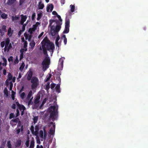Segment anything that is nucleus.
I'll return each instance as SVG.
<instances>
[{
    "label": "nucleus",
    "instance_id": "1",
    "mask_svg": "<svg viewBox=\"0 0 148 148\" xmlns=\"http://www.w3.org/2000/svg\"><path fill=\"white\" fill-rule=\"evenodd\" d=\"M41 44L42 45V47H40V50H42L43 54L47 56L42 63L43 69L44 66L46 67H48V66L49 65L50 62V59L48 57L47 50L50 52L51 54H52L55 47L54 44L53 43L51 42L47 36H46L43 39L41 42Z\"/></svg>",
    "mask_w": 148,
    "mask_h": 148
},
{
    "label": "nucleus",
    "instance_id": "2",
    "mask_svg": "<svg viewBox=\"0 0 148 148\" xmlns=\"http://www.w3.org/2000/svg\"><path fill=\"white\" fill-rule=\"evenodd\" d=\"M55 21L54 20H50L49 21V27H50V33L51 36H55L56 33H58L59 30H60L61 26L62 24V23L59 22V21H56V23L57 25L55 27L54 25H52L53 22H54Z\"/></svg>",
    "mask_w": 148,
    "mask_h": 148
},
{
    "label": "nucleus",
    "instance_id": "3",
    "mask_svg": "<svg viewBox=\"0 0 148 148\" xmlns=\"http://www.w3.org/2000/svg\"><path fill=\"white\" fill-rule=\"evenodd\" d=\"M56 106L55 105H53L50 107V109L53 110L52 111L50 110V116H49V119L52 118V121H54V120L57 119V117L56 115Z\"/></svg>",
    "mask_w": 148,
    "mask_h": 148
},
{
    "label": "nucleus",
    "instance_id": "4",
    "mask_svg": "<svg viewBox=\"0 0 148 148\" xmlns=\"http://www.w3.org/2000/svg\"><path fill=\"white\" fill-rule=\"evenodd\" d=\"M31 82L32 83L31 85V89L34 90V89L37 88V86L39 84L38 79L36 77H32Z\"/></svg>",
    "mask_w": 148,
    "mask_h": 148
},
{
    "label": "nucleus",
    "instance_id": "5",
    "mask_svg": "<svg viewBox=\"0 0 148 148\" xmlns=\"http://www.w3.org/2000/svg\"><path fill=\"white\" fill-rule=\"evenodd\" d=\"M40 98V96H38V95H37L35 98L34 103L32 106V108L33 109H37L39 107Z\"/></svg>",
    "mask_w": 148,
    "mask_h": 148
},
{
    "label": "nucleus",
    "instance_id": "6",
    "mask_svg": "<svg viewBox=\"0 0 148 148\" xmlns=\"http://www.w3.org/2000/svg\"><path fill=\"white\" fill-rule=\"evenodd\" d=\"M70 20L66 19L65 22V29L63 32L64 33H68L69 31Z\"/></svg>",
    "mask_w": 148,
    "mask_h": 148
},
{
    "label": "nucleus",
    "instance_id": "7",
    "mask_svg": "<svg viewBox=\"0 0 148 148\" xmlns=\"http://www.w3.org/2000/svg\"><path fill=\"white\" fill-rule=\"evenodd\" d=\"M7 32L6 26L3 25L1 26V28L0 29V35L1 36H3L4 35L5 33Z\"/></svg>",
    "mask_w": 148,
    "mask_h": 148
},
{
    "label": "nucleus",
    "instance_id": "8",
    "mask_svg": "<svg viewBox=\"0 0 148 148\" xmlns=\"http://www.w3.org/2000/svg\"><path fill=\"white\" fill-rule=\"evenodd\" d=\"M10 42V40L9 38H6L5 42V46L4 49V50L5 51H7L8 49V47L9 46Z\"/></svg>",
    "mask_w": 148,
    "mask_h": 148
},
{
    "label": "nucleus",
    "instance_id": "9",
    "mask_svg": "<svg viewBox=\"0 0 148 148\" xmlns=\"http://www.w3.org/2000/svg\"><path fill=\"white\" fill-rule=\"evenodd\" d=\"M21 21L20 22V24L21 25L23 24L24 23L26 20L27 18V16L26 15L24 16L23 14L21 15Z\"/></svg>",
    "mask_w": 148,
    "mask_h": 148
},
{
    "label": "nucleus",
    "instance_id": "10",
    "mask_svg": "<svg viewBox=\"0 0 148 148\" xmlns=\"http://www.w3.org/2000/svg\"><path fill=\"white\" fill-rule=\"evenodd\" d=\"M33 76V72L31 71L30 70L28 71V75L27 77V79L28 81H30V80L32 79Z\"/></svg>",
    "mask_w": 148,
    "mask_h": 148
},
{
    "label": "nucleus",
    "instance_id": "11",
    "mask_svg": "<svg viewBox=\"0 0 148 148\" xmlns=\"http://www.w3.org/2000/svg\"><path fill=\"white\" fill-rule=\"evenodd\" d=\"M23 125H22L21 126V128L16 129V132L17 134H19L20 132H23Z\"/></svg>",
    "mask_w": 148,
    "mask_h": 148
},
{
    "label": "nucleus",
    "instance_id": "12",
    "mask_svg": "<svg viewBox=\"0 0 148 148\" xmlns=\"http://www.w3.org/2000/svg\"><path fill=\"white\" fill-rule=\"evenodd\" d=\"M43 15V12L42 11H39L38 13L37 14V20L39 21L40 20Z\"/></svg>",
    "mask_w": 148,
    "mask_h": 148
},
{
    "label": "nucleus",
    "instance_id": "13",
    "mask_svg": "<svg viewBox=\"0 0 148 148\" xmlns=\"http://www.w3.org/2000/svg\"><path fill=\"white\" fill-rule=\"evenodd\" d=\"M54 8V6L52 4H51L49 6L47 7V12H49V10L50 9V12H51Z\"/></svg>",
    "mask_w": 148,
    "mask_h": 148
},
{
    "label": "nucleus",
    "instance_id": "14",
    "mask_svg": "<svg viewBox=\"0 0 148 148\" xmlns=\"http://www.w3.org/2000/svg\"><path fill=\"white\" fill-rule=\"evenodd\" d=\"M35 146V143L34 140V139L32 138V139L31 140V141L30 142V145L29 147V148H34Z\"/></svg>",
    "mask_w": 148,
    "mask_h": 148
},
{
    "label": "nucleus",
    "instance_id": "15",
    "mask_svg": "<svg viewBox=\"0 0 148 148\" xmlns=\"http://www.w3.org/2000/svg\"><path fill=\"white\" fill-rule=\"evenodd\" d=\"M33 95V92L32 90H30L28 93L27 96V100H29L31 98Z\"/></svg>",
    "mask_w": 148,
    "mask_h": 148
},
{
    "label": "nucleus",
    "instance_id": "16",
    "mask_svg": "<svg viewBox=\"0 0 148 148\" xmlns=\"http://www.w3.org/2000/svg\"><path fill=\"white\" fill-rule=\"evenodd\" d=\"M39 135L41 138V140H43L44 139V132L42 130H40L39 132Z\"/></svg>",
    "mask_w": 148,
    "mask_h": 148
},
{
    "label": "nucleus",
    "instance_id": "17",
    "mask_svg": "<svg viewBox=\"0 0 148 148\" xmlns=\"http://www.w3.org/2000/svg\"><path fill=\"white\" fill-rule=\"evenodd\" d=\"M44 7V4L42 3V2H39L38 8L39 9H42Z\"/></svg>",
    "mask_w": 148,
    "mask_h": 148
},
{
    "label": "nucleus",
    "instance_id": "18",
    "mask_svg": "<svg viewBox=\"0 0 148 148\" xmlns=\"http://www.w3.org/2000/svg\"><path fill=\"white\" fill-rule=\"evenodd\" d=\"M64 62V60L63 58H60L59 59V64L60 65L61 68H62L63 66V64Z\"/></svg>",
    "mask_w": 148,
    "mask_h": 148
},
{
    "label": "nucleus",
    "instance_id": "19",
    "mask_svg": "<svg viewBox=\"0 0 148 148\" xmlns=\"http://www.w3.org/2000/svg\"><path fill=\"white\" fill-rule=\"evenodd\" d=\"M13 31L11 30V28L9 27L8 30L7 35L9 36H11L12 34Z\"/></svg>",
    "mask_w": 148,
    "mask_h": 148
},
{
    "label": "nucleus",
    "instance_id": "20",
    "mask_svg": "<svg viewBox=\"0 0 148 148\" xmlns=\"http://www.w3.org/2000/svg\"><path fill=\"white\" fill-rule=\"evenodd\" d=\"M60 84H58L55 88V89H56V92H58V93L60 92Z\"/></svg>",
    "mask_w": 148,
    "mask_h": 148
},
{
    "label": "nucleus",
    "instance_id": "21",
    "mask_svg": "<svg viewBox=\"0 0 148 148\" xmlns=\"http://www.w3.org/2000/svg\"><path fill=\"white\" fill-rule=\"evenodd\" d=\"M16 0H8L7 3L8 5H11L14 4Z\"/></svg>",
    "mask_w": 148,
    "mask_h": 148
},
{
    "label": "nucleus",
    "instance_id": "22",
    "mask_svg": "<svg viewBox=\"0 0 148 148\" xmlns=\"http://www.w3.org/2000/svg\"><path fill=\"white\" fill-rule=\"evenodd\" d=\"M21 140H18V141H17L16 143H15V146L16 147H19L20 146L21 143Z\"/></svg>",
    "mask_w": 148,
    "mask_h": 148
},
{
    "label": "nucleus",
    "instance_id": "23",
    "mask_svg": "<svg viewBox=\"0 0 148 148\" xmlns=\"http://www.w3.org/2000/svg\"><path fill=\"white\" fill-rule=\"evenodd\" d=\"M19 16H12V21H16L18 20L19 19Z\"/></svg>",
    "mask_w": 148,
    "mask_h": 148
},
{
    "label": "nucleus",
    "instance_id": "24",
    "mask_svg": "<svg viewBox=\"0 0 148 148\" xmlns=\"http://www.w3.org/2000/svg\"><path fill=\"white\" fill-rule=\"evenodd\" d=\"M60 37L58 35L56 38L55 41L56 45V46H57L58 47H59L58 40L60 39Z\"/></svg>",
    "mask_w": 148,
    "mask_h": 148
},
{
    "label": "nucleus",
    "instance_id": "25",
    "mask_svg": "<svg viewBox=\"0 0 148 148\" xmlns=\"http://www.w3.org/2000/svg\"><path fill=\"white\" fill-rule=\"evenodd\" d=\"M18 108L20 110H25L26 109L25 107L23 105L20 104Z\"/></svg>",
    "mask_w": 148,
    "mask_h": 148
},
{
    "label": "nucleus",
    "instance_id": "26",
    "mask_svg": "<svg viewBox=\"0 0 148 148\" xmlns=\"http://www.w3.org/2000/svg\"><path fill=\"white\" fill-rule=\"evenodd\" d=\"M52 75L51 74H49L48 75H47L46 78L45 79V80L46 82H47L50 79Z\"/></svg>",
    "mask_w": 148,
    "mask_h": 148
},
{
    "label": "nucleus",
    "instance_id": "27",
    "mask_svg": "<svg viewBox=\"0 0 148 148\" xmlns=\"http://www.w3.org/2000/svg\"><path fill=\"white\" fill-rule=\"evenodd\" d=\"M7 146L8 148H12V145L10 140H8L7 143Z\"/></svg>",
    "mask_w": 148,
    "mask_h": 148
},
{
    "label": "nucleus",
    "instance_id": "28",
    "mask_svg": "<svg viewBox=\"0 0 148 148\" xmlns=\"http://www.w3.org/2000/svg\"><path fill=\"white\" fill-rule=\"evenodd\" d=\"M36 45V43L34 40H33L30 43L29 45L31 47V49H33L34 47Z\"/></svg>",
    "mask_w": 148,
    "mask_h": 148
},
{
    "label": "nucleus",
    "instance_id": "29",
    "mask_svg": "<svg viewBox=\"0 0 148 148\" xmlns=\"http://www.w3.org/2000/svg\"><path fill=\"white\" fill-rule=\"evenodd\" d=\"M2 59L3 61V62L2 63V65L3 66H6V65H7V60L6 58H4V57H3L2 58Z\"/></svg>",
    "mask_w": 148,
    "mask_h": 148
},
{
    "label": "nucleus",
    "instance_id": "30",
    "mask_svg": "<svg viewBox=\"0 0 148 148\" xmlns=\"http://www.w3.org/2000/svg\"><path fill=\"white\" fill-rule=\"evenodd\" d=\"M25 66V63L24 62H23L19 68V70L20 71H23L24 69Z\"/></svg>",
    "mask_w": 148,
    "mask_h": 148
},
{
    "label": "nucleus",
    "instance_id": "31",
    "mask_svg": "<svg viewBox=\"0 0 148 148\" xmlns=\"http://www.w3.org/2000/svg\"><path fill=\"white\" fill-rule=\"evenodd\" d=\"M33 98V97H32L30 99H29V101L28 102V105H33V102L32 101Z\"/></svg>",
    "mask_w": 148,
    "mask_h": 148
},
{
    "label": "nucleus",
    "instance_id": "32",
    "mask_svg": "<svg viewBox=\"0 0 148 148\" xmlns=\"http://www.w3.org/2000/svg\"><path fill=\"white\" fill-rule=\"evenodd\" d=\"M19 120V118L18 117H16V118L14 119H12L10 123L11 122H16V123H17V122H18Z\"/></svg>",
    "mask_w": 148,
    "mask_h": 148
},
{
    "label": "nucleus",
    "instance_id": "33",
    "mask_svg": "<svg viewBox=\"0 0 148 148\" xmlns=\"http://www.w3.org/2000/svg\"><path fill=\"white\" fill-rule=\"evenodd\" d=\"M1 17L3 19H6L7 17V15L5 13H2L1 15Z\"/></svg>",
    "mask_w": 148,
    "mask_h": 148
},
{
    "label": "nucleus",
    "instance_id": "34",
    "mask_svg": "<svg viewBox=\"0 0 148 148\" xmlns=\"http://www.w3.org/2000/svg\"><path fill=\"white\" fill-rule=\"evenodd\" d=\"M12 76L10 73H9L8 74V79H7L6 82L8 80V81H10L12 79Z\"/></svg>",
    "mask_w": 148,
    "mask_h": 148
},
{
    "label": "nucleus",
    "instance_id": "35",
    "mask_svg": "<svg viewBox=\"0 0 148 148\" xmlns=\"http://www.w3.org/2000/svg\"><path fill=\"white\" fill-rule=\"evenodd\" d=\"M46 100H47L46 99H43V101H42L41 105H40V106L39 107L40 109H41V108H42L43 106L44 105V104L45 103Z\"/></svg>",
    "mask_w": 148,
    "mask_h": 148
},
{
    "label": "nucleus",
    "instance_id": "36",
    "mask_svg": "<svg viewBox=\"0 0 148 148\" xmlns=\"http://www.w3.org/2000/svg\"><path fill=\"white\" fill-rule=\"evenodd\" d=\"M50 88V83L48 82L47 83V85L45 86V89H46L47 91Z\"/></svg>",
    "mask_w": 148,
    "mask_h": 148
},
{
    "label": "nucleus",
    "instance_id": "37",
    "mask_svg": "<svg viewBox=\"0 0 148 148\" xmlns=\"http://www.w3.org/2000/svg\"><path fill=\"white\" fill-rule=\"evenodd\" d=\"M71 11L72 12H74L75 9V6L74 5H70Z\"/></svg>",
    "mask_w": 148,
    "mask_h": 148
},
{
    "label": "nucleus",
    "instance_id": "38",
    "mask_svg": "<svg viewBox=\"0 0 148 148\" xmlns=\"http://www.w3.org/2000/svg\"><path fill=\"white\" fill-rule=\"evenodd\" d=\"M43 132H44V137H45V139L46 137H47V132L46 131L45 127H44L43 128Z\"/></svg>",
    "mask_w": 148,
    "mask_h": 148
},
{
    "label": "nucleus",
    "instance_id": "39",
    "mask_svg": "<svg viewBox=\"0 0 148 148\" xmlns=\"http://www.w3.org/2000/svg\"><path fill=\"white\" fill-rule=\"evenodd\" d=\"M26 146L27 147H28L29 146V138L27 137L26 141L25 143Z\"/></svg>",
    "mask_w": 148,
    "mask_h": 148
},
{
    "label": "nucleus",
    "instance_id": "40",
    "mask_svg": "<svg viewBox=\"0 0 148 148\" xmlns=\"http://www.w3.org/2000/svg\"><path fill=\"white\" fill-rule=\"evenodd\" d=\"M30 130L31 131L32 134H34V127L33 125L31 126L30 128Z\"/></svg>",
    "mask_w": 148,
    "mask_h": 148
},
{
    "label": "nucleus",
    "instance_id": "41",
    "mask_svg": "<svg viewBox=\"0 0 148 148\" xmlns=\"http://www.w3.org/2000/svg\"><path fill=\"white\" fill-rule=\"evenodd\" d=\"M4 93L5 94V95L6 97L8 96V91L7 89V88H5L4 89Z\"/></svg>",
    "mask_w": 148,
    "mask_h": 148
},
{
    "label": "nucleus",
    "instance_id": "42",
    "mask_svg": "<svg viewBox=\"0 0 148 148\" xmlns=\"http://www.w3.org/2000/svg\"><path fill=\"white\" fill-rule=\"evenodd\" d=\"M28 20L26 22V23H25V24H24L23 23V24L22 25H23V26H22V28L23 29V30H24L25 31V26H26L27 25L28 23Z\"/></svg>",
    "mask_w": 148,
    "mask_h": 148
},
{
    "label": "nucleus",
    "instance_id": "43",
    "mask_svg": "<svg viewBox=\"0 0 148 148\" xmlns=\"http://www.w3.org/2000/svg\"><path fill=\"white\" fill-rule=\"evenodd\" d=\"M28 32H29L30 34H32L33 32H34V30L33 28V27L30 28H29Z\"/></svg>",
    "mask_w": 148,
    "mask_h": 148
},
{
    "label": "nucleus",
    "instance_id": "44",
    "mask_svg": "<svg viewBox=\"0 0 148 148\" xmlns=\"http://www.w3.org/2000/svg\"><path fill=\"white\" fill-rule=\"evenodd\" d=\"M34 124L36 123L38 120V117L37 116H35L33 119Z\"/></svg>",
    "mask_w": 148,
    "mask_h": 148
},
{
    "label": "nucleus",
    "instance_id": "45",
    "mask_svg": "<svg viewBox=\"0 0 148 148\" xmlns=\"http://www.w3.org/2000/svg\"><path fill=\"white\" fill-rule=\"evenodd\" d=\"M12 45L11 43H10L9 44V46L8 47V49L7 50V51H9L10 50V49H11V48H12Z\"/></svg>",
    "mask_w": 148,
    "mask_h": 148
},
{
    "label": "nucleus",
    "instance_id": "46",
    "mask_svg": "<svg viewBox=\"0 0 148 148\" xmlns=\"http://www.w3.org/2000/svg\"><path fill=\"white\" fill-rule=\"evenodd\" d=\"M16 114L15 117H17V116H19V115H20L19 111V110L18 109H16Z\"/></svg>",
    "mask_w": 148,
    "mask_h": 148
},
{
    "label": "nucleus",
    "instance_id": "47",
    "mask_svg": "<svg viewBox=\"0 0 148 148\" xmlns=\"http://www.w3.org/2000/svg\"><path fill=\"white\" fill-rule=\"evenodd\" d=\"M15 117V116L14 113H11L10 114L9 119H12Z\"/></svg>",
    "mask_w": 148,
    "mask_h": 148
},
{
    "label": "nucleus",
    "instance_id": "48",
    "mask_svg": "<svg viewBox=\"0 0 148 148\" xmlns=\"http://www.w3.org/2000/svg\"><path fill=\"white\" fill-rule=\"evenodd\" d=\"M25 95V92H23L20 95V97L22 98V99H23L24 98Z\"/></svg>",
    "mask_w": 148,
    "mask_h": 148
},
{
    "label": "nucleus",
    "instance_id": "49",
    "mask_svg": "<svg viewBox=\"0 0 148 148\" xmlns=\"http://www.w3.org/2000/svg\"><path fill=\"white\" fill-rule=\"evenodd\" d=\"M36 16V14L34 12L33 13L32 15V21H34L35 19V16Z\"/></svg>",
    "mask_w": 148,
    "mask_h": 148
},
{
    "label": "nucleus",
    "instance_id": "50",
    "mask_svg": "<svg viewBox=\"0 0 148 148\" xmlns=\"http://www.w3.org/2000/svg\"><path fill=\"white\" fill-rule=\"evenodd\" d=\"M33 28L34 29V32L37 28V25L36 24L34 25H33Z\"/></svg>",
    "mask_w": 148,
    "mask_h": 148
},
{
    "label": "nucleus",
    "instance_id": "51",
    "mask_svg": "<svg viewBox=\"0 0 148 148\" xmlns=\"http://www.w3.org/2000/svg\"><path fill=\"white\" fill-rule=\"evenodd\" d=\"M5 45V41H3L1 42V47L2 48L4 47V46Z\"/></svg>",
    "mask_w": 148,
    "mask_h": 148
},
{
    "label": "nucleus",
    "instance_id": "52",
    "mask_svg": "<svg viewBox=\"0 0 148 148\" xmlns=\"http://www.w3.org/2000/svg\"><path fill=\"white\" fill-rule=\"evenodd\" d=\"M29 34H27V33H25L24 34V36L25 37L26 40H27L28 36H29Z\"/></svg>",
    "mask_w": 148,
    "mask_h": 148
},
{
    "label": "nucleus",
    "instance_id": "53",
    "mask_svg": "<svg viewBox=\"0 0 148 148\" xmlns=\"http://www.w3.org/2000/svg\"><path fill=\"white\" fill-rule=\"evenodd\" d=\"M57 15L58 18L59 19V22H61V23H62V20L61 19L60 16L58 14Z\"/></svg>",
    "mask_w": 148,
    "mask_h": 148
},
{
    "label": "nucleus",
    "instance_id": "54",
    "mask_svg": "<svg viewBox=\"0 0 148 148\" xmlns=\"http://www.w3.org/2000/svg\"><path fill=\"white\" fill-rule=\"evenodd\" d=\"M56 79L57 80H58V81H59V82H61V78H60V76H58V75H56Z\"/></svg>",
    "mask_w": 148,
    "mask_h": 148
},
{
    "label": "nucleus",
    "instance_id": "55",
    "mask_svg": "<svg viewBox=\"0 0 148 148\" xmlns=\"http://www.w3.org/2000/svg\"><path fill=\"white\" fill-rule=\"evenodd\" d=\"M27 41H25L24 42V43L23 47L24 48H26L27 47Z\"/></svg>",
    "mask_w": 148,
    "mask_h": 148
},
{
    "label": "nucleus",
    "instance_id": "56",
    "mask_svg": "<svg viewBox=\"0 0 148 148\" xmlns=\"http://www.w3.org/2000/svg\"><path fill=\"white\" fill-rule=\"evenodd\" d=\"M35 129L36 130V131H38L39 130V126L38 125H36L35 126Z\"/></svg>",
    "mask_w": 148,
    "mask_h": 148
},
{
    "label": "nucleus",
    "instance_id": "57",
    "mask_svg": "<svg viewBox=\"0 0 148 148\" xmlns=\"http://www.w3.org/2000/svg\"><path fill=\"white\" fill-rule=\"evenodd\" d=\"M8 60L9 62L10 61L12 62L13 61V57L12 56H10L9 58H8Z\"/></svg>",
    "mask_w": 148,
    "mask_h": 148
},
{
    "label": "nucleus",
    "instance_id": "58",
    "mask_svg": "<svg viewBox=\"0 0 148 148\" xmlns=\"http://www.w3.org/2000/svg\"><path fill=\"white\" fill-rule=\"evenodd\" d=\"M56 85V84L54 83L51 84V89H53Z\"/></svg>",
    "mask_w": 148,
    "mask_h": 148
},
{
    "label": "nucleus",
    "instance_id": "59",
    "mask_svg": "<svg viewBox=\"0 0 148 148\" xmlns=\"http://www.w3.org/2000/svg\"><path fill=\"white\" fill-rule=\"evenodd\" d=\"M24 31L23 30V29L22 28V30H19L18 32V36H21V35L22 34V32H24Z\"/></svg>",
    "mask_w": 148,
    "mask_h": 148
},
{
    "label": "nucleus",
    "instance_id": "60",
    "mask_svg": "<svg viewBox=\"0 0 148 148\" xmlns=\"http://www.w3.org/2000/svg\"><path fill=\"white\" fill-rule=\"evenodd\" d=\"M23 53H21L20 56V60H22L23 58Z\"/></svg>",
    "mask_w": 148,
    "mask_h": 148
},
{
    "label": "nucleus",
    "instance_id": "61",
    "mask_svg": "<svg viewBox=\"0 0 148 148\" xmlns=\"http://www.w3.org/2000/svg\"><path fill=\"white\" fill-rule=\"evenodd\" d=\"M18 62L19 61L17 58H16L14 61V64H17V63H18Z\"/></svg>",
    "mask_w": 148,
    "mask_h": 148
},
{
    "label": "nucleus",
    "instance_id": "62",
    "mask_svg": "<svg viewBox=\"0 0 148 148\" xmlns=\"http://www.w3.org/2000/svg\"><path fill=\"white\" fill-rule=\"evenodd\" d=\"M44 33V32H42L41 33H40V34L38 36V38H40V37H41V36L43 35Z\"/></svg>",
    "mask_w": 148,
    "mask_h": 148
},
{
    "label": "nucleus",
    "instance_id": "63",
    "mask_svg": "<svg viewBox=\"0 0 148 148\" xmlns=\"http://www.w3.org/2000/svg\"><path fill=\"white\" fill-rule=\"evenodd\" d=\"M24 0H20L19 5H21L23 3Z\"/></svg>",
    "mask_w": 148,
    "mask_h": 148
},
{
    "label": "nucleus",
    "instance_id": "64",
    "mask_svg": "<svg viewBox=\"0 0 148 148\" xmlns=\"http://www.w3.org/2000/svg\"><path fill=\"white\" fill-rule=\"evenodd\" d=\"M50 124L51 125H53V129L54 130H55V123H53V122H51L50 123Z\"/></svg>",
    "mask_w": 148,
    "mask_h": 148
}]
</instances>
